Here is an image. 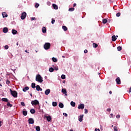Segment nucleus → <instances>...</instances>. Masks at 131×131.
Instances as JSON below:
<instances>
[{
	"mask_svg": "<svg viewBox=\"0 0 131 131\" xmlns=\"http://www.w3.org/2000/svg\"><path fill=\"white\" fill-rule=\"evenodd\" d=\"M0 86H2V84L0 83Z\"/></svg>",
	"mask_w": 131,
	"mask_h": 131,
	"instance_id": "64",
	"label": "nucleus"
},
{
	"mask_svg": "<svg viewBox=\"0 0 131 131\" xmlns=\"http://www.w3.org/2000/svg\"><path fill=\"white\" fill-rule=\"evenodd\" d=\"M50 93H51V90L50 89H47L45 91V95L48 96V95H49V94H50Z\"/></svg>",
	"mask_w": 131,
	"mask_h": 131,
	"instance_id": "12",
	"label": "nucleus"
},
{
	"mask_svg": "<svg viewBox=\"0 0 131 131\" xmlns=\"http://www.w3.org/2000/svg\"><path fill=\"white\" fill-rule=\"evenodd\" d=\"M28 90H29V87L26 86V87H25V88L23 89V91L25 92H26L27 91H28Z\"/></svg>",
	"mask_w": 131,
	"mask_h": 131,
	"instance_id": "19",
	"label": "nucleus"
},
{
	"mask_svg": "<svg viewBox=\"0 0 131 131\" xmlns=\"http://www.w3.org/2000/svg\"><path fill=\"white\" fill-rule=\"evenodd\" d=\"M35 128L36 131H40V127H39V126H36Z\"/></svg>",
	"mask_w": 131,
	"mask_h": 131,
	"instance_id": "26",
	"label": "nucleus"
},
{
	"mask_svg": "<svg viewBox=\"0 0 131 131\" xmlns=\"http://www.w3.org/2000/svg\"><path fill=\"white\" fill-rule=\"evenodd\" d=\"M93 48H95V49H96V48H98V44H97L96 43H93Z\"/></svg>",
	"mask_w": 131,
	"mask_h": 131,
	"instance_id": "28",
	"label": "nucleus"
},
{
	"mask_svg": "<svg viewBox=\"0 0 131 131\" xmlns=\"http://www.w3.org/2000/svg\"><path fill=\"white\" fill-rule=\"evenodd\" d=\"M102 23L103 24H106V23H107V20L106 19V18H104L102 20Z\"/></svg>",
	"mask_w": 131,
	"mask_h": 131,
	"instance_id": "32",
	"label": "nucleus"
},
{
	"mask_svg": "<svg viewBox=\"0 0 131 131\" xmlns=\"http://www.w3.org/2000/svg\"><path fill=\"white\" fill-rule=\"evenodd\" d=\"M70 131H73V129H70Z\"/></svg>",
	"mask_w": 131,
	"mask_h": 131,
	"instance_id": "62",
	"label": "nucleus"
},
{
	"mask_svg": "<svg viewBox=\"0 0 131 131\" xmlns=\"http://www.w3.org/2000/svg\"><path fill=\"white\" fill-rule=\"evenodd\" d=\"M28 122L29 124H33V123H34V120L32 118H29L28 119Z\"/></svg>",
	"mask_w": 131,
	"mask_h": 131,
	"instance_id": "6",
	"label": "nucleus"
},
{
	"mask_svg": "<svg viewBox=\"0 0 131 131\" xmlns=\"http://www.w3.org/2000/svg\"><path fill=\"white\" fill-rule=\"evenodd\" d=\"M11 95L14 97V98H17L18 97V93L16 91H12V89H10Z\"/></svg>",
	"mask_w": 131,
	"mask_h": 131,
	"instance_id": "2",
	"label": "nucleus"
},
{
	"mask_svg": "<svg viewBox=\"0 0 131 131\" xmlns=\"http://www.w3.org/2000/svg\"><path fill=\"white\" fill-rule=\"evenodd\" d=\"M31 86H32V89H35V88H36L35 83H32Z\"/></svg>",
	"mask_w": 131,
	"mask_h": 131,
	"instance_id": "33",
	"label": "nucleus"
},
{
	"mask_svg": "<svg viewBox=\"0 0 131 131\" xmlns=\"http://www.w3.org/2000/svg\"><path fill=\"white\" fill-rule=\"evenodd\" d=\"M31 97H32V94H30Z\"/></svg>",
	"mask_w": 131,
	"mask_h": 131,
	"instance_id": "61",
	"label": "nucleus"
},
{
	"mask_svg": "<svg viewBox=\"0 0 131 131\" xmlns=\"http://www.w3.org/2000/svg\"><path fill=\"white\" fill-rule=\"evenodd\" d=\"M9 31V30L8 29V28L7 27H5V28H4L3 30V31L4 33H8V31Z\"/></svg>",
	"mask_w": 131,
	"mask_h": 131,
	"instance_id": "11",
	"label": "nucleus"
},
{
	"mask_svg": "<svg viewBox=\"0 0 131 131\" xmlns=\"http://www.w3.org/2000/svg\"><path fill=\"white\" fill-rule=\"evenodd\" d=\"M27 15V14H26V12H23L21 14V15L20 16V18H21V20H24V19H25V18H26Z\"/></svg>",
	"mask_w": 131,
	"mask_h": 131,
	"instance_id": "5",
	"label": "nucleus"
},
{
	"mask_svg": "<svg viewBox=\"0 0 131 131\" xmlns=\"http://www.w3.org/2000/svg\"><path fill=\"white\" fill-rule=\"evenodd\" d=\"M2 16L3 18H7V17H8V14H7L6 12H3Z\"/></svg>",
	"mask_w": 131,
	"mask_h": 131,
	"instance_id": "16",
	"label": "nucleus"
},
{
	"mask_svg": "<svg viewBox=\"0 0 131 131\" xmlns=\"http://www.w3.org/2000/svg\"><path fill=\"white\" fill-rule=\"evenodd\" d=\"M23 115H24V116H26V115H27V111H23Z\"/></svg>",
	"mask_w": 131,
	"mask_h": 131,
	"instance_id": "29",
	"label": "nucleus"
},
{
	"mask_svg": "<svg viewBox=\"0 0 131 131\" xmlns=\"http://www.w3.org/2000/svg\"><path fill=\"white\" fill-rule=\"evenodd\" d=\"M106 111H107V112H110V111H111V108H107Z\"/></svg>",
	"mask_w": 131,
	"mask_h": 131,
	"instance_id": "50",
	"label": "nucleus"
},
{
	"mask_svg": "<svg viewBox=\"0 0 131 131\" xmlns=\"http://www.w3.org/2000/svg\"><path fill=\"white\" fill-rule=\"evenodd\" d=\"M121 50H122V48H121V47L120 46H119L117 47V50L120 51H121Z\"/></svg>",
	"mask_w": 131,
	"mask_h": 131,
	"instance_id": "36",
	"label": "nucleus"
},
{
	"mask_svg": "<svg viewBox=\"0 0 131 131\" xmlns=\"http://www.w3.org/2000/svg\"><path fill=\"white\" fill-rule=\"evenodd\" d=\"M42 32L43 33H47V29L46 28V27H43L42 28Z\"/></svg>",
	"mask_w": 131,
	"mask_h": 131,
	"instance_id": "13",
	"label": "nucleus"
},
{
	"mask_svg": "<svg viewBox=\"0 0 131 131\" xmlns=\"http://www.w3.org/2000/svg\"><path fill=\"white\" fill-rule=\"evenodd\" d=\"M61 93H63V94H67V91L65 89H62L61 90Z\"/></svg>",
	"mask_w": 131,
	"mask_h": 131,
	"instance_id": "24",
	"label": "nucleus"
},
{
	"mask_svg": "<svg viewBox=\"0 0 131 131\" xmlns=\"http://www.w3.org/2000/svg\"><path fill=\"white\" fill-rule=\"evenodd\" d=\"M5 50H8V49H9V46H8V45L5 46Z\"/></svg>",
	"mask_w": 131,
	"mask_h": 131,
	"instance_id": "45",
	"label": "nucleus"
},
{
	"mask_svg": "<svg viewBox=\"0 0 131 131\" xmlns=\"http://www.w3.org/2000/svg\"><path fill=\"white\" fill-rule=\"evenodd\" d=\"M55 19H53V18H52V21H51V23L52 24H55Z\"/></svg>",
	"mask_w": 131,
	"mask_h": 131,
	"instance_id": "42",
	"label": "nucleus"
},
{
	"mask_svg": "<svg viewBox=\"0 0 131 131\" xmlns=\"http://www.w3.org/2000/svg\"><path fill=\"white\" fill-rule=\"evenodd\" d=\"M2 101H3V102H9V100L7 98H2Z\"/></svg>",
	"mask_w": 131,
	"mask_h": 131,
	"instance_id": "23",
	"label": "nucleus"
},
{
	"mask_svg": "<svg viewBox=\"0 0 131 131\" xmlns=\"http://www.w3.org/2000/svg\"><path fill=\"white\" fill-rule=\"evenodd\" d=\"M62 58H65V56H62Z\"/></svg>",
	"mask_w": 131,
	"mask_h": 131,
	"instance_id": "63",
	"label": "nucleus"
},
{
	"mask_svg": "<svg viewBox=\"0 0 131 131\" xmlns=\"http://www.w3.org/2000/svg\"><path fill=\"white\" fill-rule=\"evenodd\" d=\"M25 52L26 53H29V52H27V50H25Z\"/></svg>",
	"mask_w": 131,
	"mask_h": 131,
	"instance_id": "58",
	"label": "nucleus"
},
{
	"mask_svg": "<svg viewBox=\"0 0 131 131\" xmlns=\"http://www.w3.org/2000/svg\"><path fill=\"white\" fill-rule=\"evenodd\" d=\"M64 94V96H68L67 93Z\"/></svg>",
	"mask_w": 131,
	"mask_h": 131,
	"instance_id": "59",
	"label": "nucleus"
},
{
	"mask_svg": "<svg viewBox=\"0 0 131 131\" xmlns=\"http://www.w3.org/2000/svg\"><path fill=\"white\" fill-rule=\"evenodd\" d=\"M54 68H50L49 69V71H50V72H54Z\"/></svg>",
	"mask_w": 131,
	"mask_h": 131,
	"instance_id": "34",
	"label": "nucleus"
},
{
	"mask_svg": "<svg viewBox=\"0 0 131 131\" xmlns=\"http://www.w3.org/2000/svg\"><path fill=\"white\" fill-rule=\"evenodd\" d=\"M10 83H11V81H10L9 80H6V84H8L9 85V84H10Z\"/></svg>",
	"mask_w": 131,
	"mask_h": 131,
	"instance_id": "39",
	"label": "nucleus"
},
{
	"mask_svg": "<svg viewBox=\"0 0 131 131\" xmlns=\"http://www.w3.org/2000/svg\"><path fill=\"white\" fill-rule=\"evenodd\" d=\"M84 54H86V53H88V50L86 49H85L84 51Z\"/></svg>",
	"mask_w": 131,
	"mask_h": 131,
	"instance_id": "51",
	"label": "nucleus"
},
{
	"mask_svg": "<svg viewBox=\"0 0 131 131\" xmlns=\"http://www.w3.org/2000/svg\"><path fill=\"white\" fill-rule=\"evenodd\" d=\"M95 131H100V129L95 128Z\"/></svg>",
	"mask_w": 131,
	"mask_h": 131,
	"instance_id": "52",
	"label": "nucleus"
},
{
	"mask_svg": "<svg viewBox=\"0 0 131 131\" xmlns=\"http://www.w3.org/2000/svg\"><path fill=\"white\" fill-rule=\"evenodd\" d=\"M120 15H121V13H120V12H118V13L116 14V16L120 17Z\"/></svg>",
	"mask_w": 131,
	"mask_h": 131,
	"instance_id": "40",
	"label": "nucleus"
},
{
	"mask_svg": "<svg viewBox=\"0 0 131 131\" xmlns=\"http://www.w3.org/2000/svg\"><path fill=\"white\" fill-rule=\"evenodd\" d=\"M116 81L117 84H120V83H121V81H120V78L119 77H118L116 79Z\"/></svg>",
	"mask_w": 131,
	"mask_h": 131,
	"instance_id": "8",
	"label": "nucleus"
},
{
	"mask_svg": "<svg viewBox=\"0 0 131 131\" xmlns=\"http://www.w3.org/2000/svg\"><path fill=\"white\" fill-rule=\"evenodd\" d=\"M114 131H118V129H117V127L116 126L114 127Z\"/></svg>",
	"mask_w": 131,
	"mask_h": 131,
	"instance_id": "37",
	"label": "nucleus"
},
{
	"mask_svg": "<svg viewBox=\"0 0 131 131\" xmlns=\"http://www.w3.org/2000/svg\"><path fill=\"white\" fill-rule=\"evenodd\" d=\"M16 45H17V46H18V45H19V43H18V42H17Z\"/></svg>",
	"mask_w": 131,
	"mask_h": 131,
	"instance_id": "60",
	"label": "nucleus"
},
{
	"mask_svg": "<svg viewBox=\"0 0 131 131\" xmlns=\"http://www.w3.org/2000/svg\"><path fill=\"white\" fill-rule=\"evenodd\" d=\"M45 50H50L51 48V43L50 42H46L43 46Z\"/></svg>",
	"mask_w": 131,
	"mask_h": 131,
	"instance_id": "3",
	"label": "nucleus"
},
{
	"mask_svg": "<svg viewBox=\"0 0 131 131\" xmlns=\"http://www.w3.org/2000/svg\"><path fill=\"white\" fill-rule=\"evenodd\" d=\"M78 108L81 110L84 109V104L81 103L80 105H78Z\"/></svg>",
	"mask_w": 131,
	"mask_h": 131,
	"instance_id": "7",
	"label": "nucleus"
},
{
	"mask_svg": "<svg viewBox=\"0 0 131 131\" xmlns=\"http://www.w3.org/2000/svg\"><path fill=\"white\" fill-rule=\"evenodd\" d=\"M83 115H80L79 117V119H78V120L79 121H80V122H81L82 121V120H83Z\"/></svg>",
	"mask_w": 131,
	"mask_h": 131,
	"instance_id": "9",
	"label": "nucleus"
},
{
	"mask_svg": "<svg viewBox=\"0 0 131 131\" xmlns=\"http://www.w3.org/2000/svg\"><path fill=\"white\" fill-rule=\"evenodd\" d=\"M52 7L54 8V9L55 10H58V5L55 4H53L52 5Z\"/></svg>",
	"mask_w": 131,
	"mask_h": 131,
	"instance_id": "14",
	"label": "nucleus"
},
{
	"mask_svg": "<svg viewBox=\"0 0 131 131\" xmlns=\"http://www.w3.org/2000/svg\"><path fill=\"white\" fill-rule=\"evenodd\" d=\"M71 105L72 107H75L76 103L73 101L71 102Z\"/></svg>",
	"mask_w": 131,
	"mask_h": 131,
	"instance_id": "22",
	"label": "nucleus"
},
{
	"mask_svg": "<svg viewBox=\"0 0 131 131\" xmlns=\"http://www.w3.org/2000/svg\"><path fill=\"white\" fill-rule=\"evenodd\" d=\"M52 106H53V107H56V106H57V102H52Z\"/></svg>",
	"mask_w": 131,
	"mask_h": 131,
	"instance_id": "30",
	"label": "nucleus"
},
{
	"mask_svg": "<svg viewBox=\"0 0 131 131\" xmlns=\"http://www.w3.org/2000/svg\"><path fill=\"white\" fill-rule=\"evenodd\" d=\"M35 8H38L39 7V4L36 3L35 5Z\"/></svg>",
	"mask_w": 131,
	"mask_h": 131,
	"instance_id": "43",
	"label": "nucleus"
},
{
	"mask_svg": "<svg viewBox=\"0 0 131 131\" xmlns=\"http://www.w3.org/2000/svg\"><path fill=\"white\" fill-rule=\"evenodd\" d=\"M36 81H38V82H40V83H41L42 81H43V80H42V77L40 74H38L36 76Z\"/></svg>",
	"mask_w": 131,
	"mask_h": 131,
	"instance_id": "1",
	"label": "nucleus"
},
{
	"mask_svg": "<svg viewBox=\"0 0 131 131\" xmlns=\"http://www.w3.org/2000/svg\"><path fill=\"white\" fill-rule=\"evenodd\" d=\"M62 29H63L64 31H67L68 28H67V27H66V26H63Z\"/></svg>",
	"mask_w": 131,
	"mask_h": 131,
	"instance_id": "21",
	"label": "nucleus"
},
{
	"mask_svg": "<svg viewBox=\"0 0 131 131\" xmlns=\"http://www.w3.org/2000/svg\"><path fill=\"white\" fill-rule=\"evenodd\" d=\"M109 94H110V95H111L112 94V91H110Z\"/></svg>",
	"mask_w": 131,
	"mask_h": 131,
	"instance_id": "56",
	"label": "nucleus"
},
{
	"mask_svg": "<svg viewBox=\"0 0 131 131\" xmlns=\"http://www.w3.org/2000/svg\"><path fill=\"white\" fill-rule=\"evenodd\" d=\"M52 61H53V62H55L58 61V59H57V58H55V57H53V58H52Z\"/></svg>",
	"mask_w": 131,
	"mask_h": 131,
	"instance_id": "25",
	"label": "nucleus"
},
{
	"mask_svg": "<svg viewBox=\"0 0 131 131\" xmlns=\"http://www.w3.org/2000/svg\"><path fill=\"white\" fill-rule=\"evenodd\" d=\"M30 113L32 114H34V113H35V109H33V108H32L30 110Z\"/></svg>",
	"mask_w": 131,
	"mask_h": 131,
	"instance_id": "20",
	"label": "nucleus"
},
{
	"mask_svg": "<svg viewBox=\"0 0 131 131\" xmlns=\"http://www.w3.org/2000/svg\"><path fill=\"white\" fill-rule=\"evenodd\" d=\"M74 10V8H70L69 9V11H71V12H73Z\"/></svg>",
	"mask_w": 131,
	"mask_h": 131,
	"instance_id": "38",
	"label": "nucleus"
},
{
	"mask_svg": "<svg viewBox=\"0 0 131 131\" xmlns=\"http://www.w3.org/2000/svg\"><path fill=\"white\" fill-rule=\"evenodd\" d=\"M7 103V106H8V107H13V104H11V103H10L9 102Z\"/></svg>",
	"mask_w": 131,
	"mask_h": 131,
	"instance_id": "31",
	"label": "nucleus"
},
{
	"mask_svg": "<svg viewBox=\"0 0 131 131\" xmlns=\"http://www.w3.org/2000/svg\"><path fill=\"white\" fill-rule=\"evenodd\" d=\"M36 88V91H42V89H41L40 86H39V85H37Z\"/></svg>",
	"mask_w": 131,
	"mask_h": 131,
	"instance_id": "10",
	"label": "nucleus"
},
{
	"mask_svg": "<svg viewBox=\"0 0 131 131\" xmlns=\"http://www.w3.org/2000/svg\"><path fill=\"white\" fill-rule=\"evenodd\" d=\"M112 41H115L116 39H117V38H116V36L113 35L112 36Z\"/></svg>",
	"mask_w": 131,
	"mask_h": 131,
	"instance_id": "15",
	"label": "nucleus"
},
{
	"mask_svg": "<svg viewBox=\"0 0 131 131\" xmlns=\"http://www.w3.org/2000/svg\"><path fill=\"white\" fill-rule=\"evenodd\" d=\"M61 78L62 79H65L66 78V76L65 75H62Z\"/></svg>",
	"mask_w": 131,
	"mask_h": 131,
	"instance_id": "35",
	"label": "nucleus"
},
{
	"mask_svg": "<svg viewBox=\"0 0 131 131\" xmlns=\"http://www.w3.org/2000/svg\"><path fill=\"white\" fill-rule=\"evenodd\" d=\"M2 126V121H0V127Z\"/></svg>",
	"mask_w": 131,
	"mask_h": 131,
	"instance_id": "57",
	"label": "nucleus"
},
{
	"mask_svg": "<svg viewBox=\"0 0 131 131\" xmlns=\"http://www.w3.org/2000/svg\"><path fill=\"white\" fill-rule=\"evenodd\" d=\"M84 111H85L84 112L85 114H88V110L86 108L84 109Z\"/></svg>",
	"mask_w": 131,
	"mask_h": 131,
	"instance_id": "46",
	"label": "nucleus"
},
{
	"mask_svg": "<svg viewBox=\"0 0 131 131\" xmlns=\"http://www.w3.org/2000/svg\"><path fill=\"white\" fill-rule=\"evenodd\" d=\"M116 118H120V115H117V116H116Z\"/></svg>",
	"mask_w": 131,
	"mask_h": 131,
	"instance_id": "48",
	"label": "nucleus"
},
{
	"mask_svg": "<svg viewBox=\"0 0 131 131\" xmlns=\"http://www.w3.org/2000/svg\"><path fill=\"white\" fill-rule=\"evenodd\" d=\"M73 7H76V3H74V4Z\"/></svg>",
	"mask_w": 131,
	"mask_h": 131,
	"instance_id": "54",
	"label": "nucleus"
},
{
	"mask_svg": "<svg viewBox=\"0 0 131 131\" xmlns=\"http://www.w3.org/2000/svg\"><path fill=\"white\" fill-rule=\"evenodd\" d=\"M59 107H60V108H64V104L62 103H60L59 104Z\"/></svg>",
	"mask_w": 131,
	"mask_h": 131,
	"instance_id": "27",
	"label": "nucleus"
},
{
	"mask_svg": "<svg viewBox=\"0 0 131 131\" xmlns=\"http://www.w3.org/2000/svg\"><path fill=\"white\" fill-rule=\"evenodd\" d=\"M63 115H64V116H66V117H67L68 116V115H67V114L65 113L63 114Z\"/></svg>",
	"mask_w": 131,
	"mask_h": 131,
	"instance_id": "47",
	"label": "nucleus"
},
{
	"mask_svg": "<svg viewBox=\"0 0 131 131\" xmlns=\"http://www.w3.org/2000/svg\"><path fill=\"white\" fill-rule=\"evenodd\" d=\"M54 70H56V71L59 70V68L58 67H56L54 68Z\"/></svg>",
	"mask_w": 131,
	"mask_h": 131,
	"instance_id": "41",
	"label": "nucleus"
},
{
	"mask_svg": "<svg viewBox=\"0 0 131 131\" xmlns=\"http://www.w3.org/2000/svg\"><path fill=\"white\" fill-rule=\"evenodd\" d=\"M31 20L32 21H33V20H36V18L35 17H32Z\"/></svg>",
	"mask_w": 131,
	"mask_h": 131,
	"instance_id": "49",
	"label": "nucleus"
},
{
	"mask_svg": "<svg viewBox=\"0 0 131 131\" xmlns=\"http://www.w3.org/2000/svg\"><path fill=\"white\" fill-rule=\"evenodd\" d=\"M110 117H113V114H111L110 115Z\"/></svg>",
	"mask_w": 131,
	"mask_h": 131,
	"instance_id": "53",
	"label": "nucleus"
},
{
	"mask_svg": "<svg viewBox=\"0 0 131 131\" xmlns=\"http://www.w3.org/2000/svg\"><path fill=\"white\" fill-rule=\"evenodd\" d=\"M31 104L33 105H39V102L37 100H35L32 101Z\"/></svg>",
	"mask_w": 131,
	"mask_h": 131,
	"instance_id": "4",
	"label": "nucleus"
},
{
	"mask_svg": "<svg viewBox=\"0 0 131 131\" xmlns=\"http://www.w3.org/2000/svg\"><path fill=\"white\" fill-rule=\"evenodd\" d=\"M129 93H131V88H129Z\"/></svg>",
	"mask_w": 131,
	"mask_h": 131,
	"instance_id": "55",
	"label": "nucleus"
},
{
	"mask_svg": "<svg viewBox=\"0 0 131 131\" xmlns=\"http://www.w3.org/2000/svg\"><path fill=\"white\" fill-rule=\"evenodd\" d=\"M46 118H47V120L50 122V121H51V120H52V118L51 117V116H47L46 117Z\"/></svg>",
	"mask_w": 131,
	"mask_h": 131,
	"instance_id": "17",
	"label": "nucleus"
},
{
	"mask_svg": "<svg viewBox=\"0 0 131 131\" xmlns=\"http://www.w3.org/2000/svg\"><path fill=\"white\" fill-rule=\"evenodd\" d=\"M20 104L21 106H25V103H24V102H21Z\"/></svg>",
	"mask_w": 131,
	"mask_h": 131,
	"instance_id": "44",
	"label": "nucleus"
},
{
	"mask_svg": "<svg viewBox=\"0 0 131 131\" xmlns=\"http://www.w3.org/2000/svg\"><path fill=\"white\" fill-rule=\"evenodd\" d=\"M17 30H14V29L12 30V33L14 35H15V34H17Z\"/></svg>",
	"mask_w": 131,
	"mask_h": 131,
	"instance_id": "18",
	"label": "nucleus"
}]
</instances>
